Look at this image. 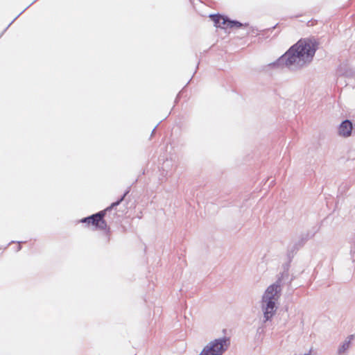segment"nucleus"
<instances>
[{
  "label": "nucleus",
  "instance_id": "1",
  "mask_svg": "<svg viewBox=\"0 0 355 355\" xmlns=\"http://www.w3.org/2000/svg\"><path fill=\"white\" fill-rule=\"evenodd\" d=\"M279 286L276 284H272L268 287L263 297V302L266 303L264 309V317L266 320L272 318L275 313V301L277 300L279 295L278 293Z\"/></svg>",
  "mask_w": 355,
  "mask_h": 355
},
{
  "label": "nucleus",
  "instance_id": "2",
  "mask_svg": "<svg viewBox=\"0 0 355 355\" xmlns=\"http://www.w3.org/2000/svg\"><path fill=\"white\" fill-rule=\"evenodd\" d=\"M122 200L123 198H121L116 202H113L110 207H107V209L101 211L96 214H93L91 216L81 219L80 222L87 223L88 225H92L95 227L96 230H106L109 229L107 224L104 219L106 211L118 205Z\"/></svg>",
  "mask_w": 355,
  "mask_h": 355
},
{
  "label": "nucleus",
  "instance_id": "3",
  "mask_svg": "<svg viewBox=\"0 0 355 355\" xmlns=\"http://www.w3.org/2000/svg\"><path fill=\"white\" fill-rule=\"evenodd\" d=\"M293 47L304 64L311 60L316 49L315 44L308 40H299Z\"/></svg>",
  "mask_w": 355,
  "mask_h": 355
},
{
  "label": "nucleus",
  "instance_id": "4",
  "mask_svg": "<svg viewBox=\"0 0 355 355\" xmlns=\"http://www.w3.org/2000/svg\"><path fill=\"white\" fill-rule=\"evenodd\" d=\"M230 344L229 338L216 339L204 347L200 355H221L227 349Z\"/></svg>",
  "mask_w": 355,
  "mask_h": 355
},
{
  "label": "nucleus",
  "instance_id": "5",
  "mask_svg": "<svg viewBox=\"0 0 355 355\" xmlns=\"http://www.w3.org/2000/svg\"><path fill=\"white\" fill-rule=\"evenodd\" d=\"M210 17L214 21L215 26L217 28L232 29L240 28L243 26V24L239 21L230 20L220 15H211Z\"/></svg>",
  "mask_w": 355,
  "mask_h": 355
},
{
  "label": "nucleus",
  "instance_id": "6",
  "mask_svg": "<svg viewBox=\"0 0 355 355\" xmlns=\"http://www.w3.org/2000/svg\"><path fill=\"white\" fill-rule=\"evenodd\" d=\"M293 46L279 60L280 64H284L289 67L293 64L302 65L304 63L300 58L299 54L295 51Z\"/></svg>",
  "mask_w": 355,
  "mask_h": 355
},
{
  "label": "nucleus",
  "instance_id": "7",
  "mask_svg": "<svg viewBox=\"0 0 355 355\" xmlns=\"http://www.w3.org/2000/svg\"><path fill=\"white\" fill-rule=\"evenodd\" d=\"M352 130V123L349 120L343 121L339 127V135L343 137H349Z\"/></svg>",
  "mask_w": 355,
  "mask_h": 355
},
{
  "label": "nucleus",
  "instance_id": "8",
  "mask_svg": "<svg viewBox=\"0 0 355 355\" xmlns=\"http://www.w3.org/2000/svg\"><path fill=\"white\" fill-rule=\"evenodd\" d=\"M350 344V341H346L343 343L342 348L340 349V353H343L345 351L349 348Z\"/></svg>",
  "mask_w": 355,
  "mask_h": 355
}]
</instances>
